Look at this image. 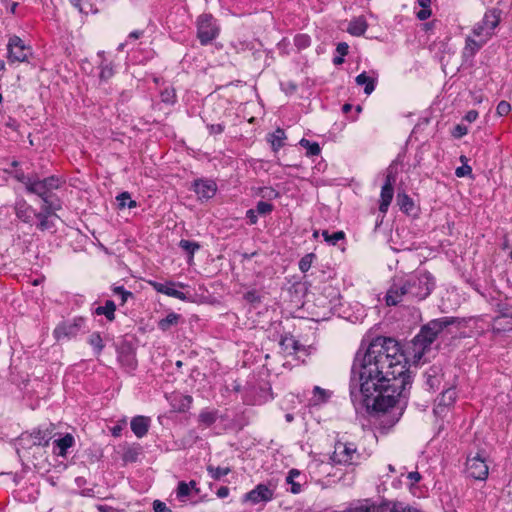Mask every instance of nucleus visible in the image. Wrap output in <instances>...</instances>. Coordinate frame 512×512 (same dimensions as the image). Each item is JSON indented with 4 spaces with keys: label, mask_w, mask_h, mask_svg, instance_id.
<instances>
[{
    "label": "nucleus",
    "mask_w": 512,
    "mask_h": 512,
    "mask_svg": "<svg viewBox=\"0 0 512 512\" xmlns=\"http://www.w3.org/2000/svg\"><path fill=\"white\" fill-rule=\"evenodd\" d=\"M411 383L408 361L399 343L379 336L363 354H356L350 396L355 405H363L369 413H384L407 398Z\"/></svg>",
    "instance_id": "nucleus-1"
},
{
    "label": "nucleus",
    "mask_w": 512,
    "mask_h": 512,
    "mask_svg": "<svg viewBox=\"0 0 512 512\" xmlns=\"http://www.w3.org/2000/svg\"><path fill=\"white\" fill-rule=\"evenodd\" d=\"M460 323L458 318L455 317H442L429 321L424 325L420 332L413 339V346L415 356L419 358L430 347L437 336L446 330L448 331L451 325Z\"/></svg>",
    "instance_id": "nucleus-2"
},
{
    "label": "nucleus",
    "mask_w": 512,
    "mask_h": 512,
    "mask_svg": "<svg viewBox=\"0 0 512 512\" xmlns=\"http://www.w3.org/2000/svg\"><path fill=\"white\" fill-rule=\"evenodd\" d=\"M63 181L57 176H50L45 179H39L36 175L27 188V192L39 196L43 200V206L46 210H59L61 208L58 202L51 200L53 190L61 187Z\"/></svg>",
    "instance_id": "nucleus-3"
},
{
    "label": "nucleus",
    "mask_w": 512,
    "mask_h": 512,
    "mask_svg": "<svg viewBox=\"0 0 512 512\" xmlns=\"http://www.w3.org/2000/svg\"><path fill=\"white\" fill-rule=\"evenodd\" d=\"M343 512H421L419 509L401 501L383 500L376 504L371 499L358 500Z\"/></svg>",
    "instance_id": "nucleus-4"
},
{
    "label": "nucleus",
    "mask_w": 512,
    "mask_h": 512,
    "mask_svg": "<svg viewBox=\"0 0 512 512\" xmlns=\"http://www.w3.org/2000/svg\"><path fill=\"white\" fill-rule=\"evenodd\" d=\"M408 295L418 300L427 298L434 289L435 282L429 272H419L405 282Z\"/></svg>",
    "instance_id": "nucleus-5"
},
{
    "label": "nucleus",
    "mask_w": 512,
    "mask_h": 512,
    "mask_svg": "<svg viewBox=\"0 0 512 512\" xmlns=\"http://www.w3.org/2000/svg\"><path fill=\"white\" fill-rule=\"evenodd\" d=\"M218 34L219 28L211 14H202L198 17L197 37L202 45L211 43Z\"/></svg>",
    "instance_id": "nucleus-6"
},
{
    "label": "nucleus",
    "mask_w": 512,
    "mask_h": 512,
    "mask_svg": "<svg viewBox=\"0 0 512 512\" xmlns=\"http://www.w3.org/2000/svg\"><path fill=\"white\" fill-rule=\"evenodd\" d=\"M360 454L353 443H343L338 441L335 444L334 452L331 459L336 464L353 465L356 463Z\"/></svg>",
    "instance_id": "nucleus-7"
},
{
    "label": "nucleus",
    "mask_w": 512,
    "mask_h": 512,
    "mask_svg": "<svg viewBox=\"0 0 512 512\" xmlns=\"http://www.w3.org/2000/svg\"><path fill=\"white\" fill-rule=\"evenodd\" d=\"M498 315L493 318L492 331L495 334L512 331V306L506 303L497 305Z\"/></svg>",
    "instance_id": "nucleus-8"
},
{
    "label": "nucleus",
    "mask_w": 512,
    "mask_h": 512,
    "mask_svg": "<svg viewBox=\"0 0 512 512\" xmlns=\"http://www.w3.org/2000/svg\"><path fill=\"white\" fill-rule=\"evenodd\" d=\"M499 13L497 10H490L485 13L482 21L473 28V35L476 38L485 39L487 41L492 35V31L499 24Z\"/></svg>",
    "instance_id": "nucleus-9"
},
{
    "label": "nucleus",
    "mask_w": 512,
    "mask_h": 512,
    "mask_svg": "<svg viewBox=\"0 0 512 512\" xmlns=\"http://www.w3.org/2000/svg\"><path fill=\"white\" fill-rule=\"evenodd\" d=\"M8 60L10 62H24L31 56L32 51L29 46H26L23 40L14 35L10 37L8 45Z\"/></svg>",
    "instance_id": "nucleus-10"
},
{
    "label": "nucleus",
    "mask_w": 512,
    "mask_h": 512,
    "mask_svg": "<svg viewBox=\"0 0 512 512\" xmlns=\"http://www.w3.org/2000/svg\"><path fill=\"white\" fill-rule=\"evenodd\" d=\"M396 170L393 168V166H389L387 169V174L385 178V183L382 186L381 193H380V205H379V211L382 213H386L394 195V189L393 184L396 181Z\"/></svg>",
    "instance_id": "nucleus-11"
},
{
    "label": "nucleus",
    "mask_w": 512,
    "mask_h": 512,
    "mask_svg": "<svg viewBox=\"0 0 512 512\" xmlns=\"http://www.w3.org/2000/svg\"><path fill=\"white\" fill-rule=\"evenodd\" d=\"M466 473L475 480H484L488 476V466L484 458L477 453L466 460Z\"/></svg>",
    "instance_id": "nucleus-12"
},
{
    "label": "nucleus",
    "mask_w": 512,
    "mask_h": 512,
    "mask_svg": "<svg viewBox=\"0 0 512 512\" xmlns=\"http://www.w3.org/2000/svg\"><path fill=\"white\" fill-rule=\"evenodd\" d=\"M83 324V318H76L73 320V322L60 323L54 329V337L58 341L64 338L70 339L72 337H75L83 327Z\"/></svg>",
    "instance_id": "nucleus-13"
},
{
    "label": "nucleus",
    "mask_w": 512,
    "mask_h": 512,
    "mask_svg": "<svg viewBox=\"0 0 512 512\" xmlns=\"http://www.w3.org/2000/svg\"><path fill=\"white\" fill-rule=\"evenodd\" d=\"M405 295H408L405 283H394L386 292L385 303L387 306H396L402 302Z\"/></svg>",
    "instance_id": "nucleus-14"
},
{
    "label": "nucleus",
    "mask_w": 512,
    "mask_h": 512,
    "mask_svg": "<svg viewBox=\"0 0 512 512\" xmlns=\"http://www.w3.org/2000/svg\"><path fill=\"white\" fill-rule=\"evenodd\" d=\"M273 498V491L266 485L259 484L253 490L246 493L244 496L245 501H250L254 504L261 501L267 502Z\"/></svg>",
    "instance_id": "nucleus-15"
},
{
    "label": "nucleus",
    "mask_w": 512,
    "mask_h": 512,
    "mask_svg": "<svg viewBox=\"0 0 512 512\" xmlns=\"http://www.w3.org/2000/svg\"><path fill=\"white\" fill-rule=\"evenodd\" d=\"M217 190L216 183L211 180H196L194 182V191L200 199L212 198Z\"/></svg>",
    "instance_id": "nucleus-16"
},
{
    "label": "nucleus",
    "mask_w": 512,
    "mask_h": 512,
    "mask_svg": "<svg viewBox=\"0 0 512 512\" xmlns=\"http://www.w3.org/2000/svg\"><path fill=\"white\" fill-rule=\"evenodd\" d=\"M56 210L47 211L45 206H42L41 212L35 214L39 220L37 228L41 231H51L54 228L53 218H56Z\"/></svg>",
    "instance_id": "nucleus-17"
},
{
    "label": "nucleus",
    "mask_w": 512,
    "mask_h": 512,
    "mask_svg": "<svg viewBox=\"0 0 512 512\" xmlns=\"http://www.w3.org/2000/svg\"><path fill=\"white\" fill-rule=\"evenodd\" d=\"M131 430L136 437H144L150 427V418L146 416H136L131 420Z\"/></svg>",
    "instance_id": "nucleus-18"
},
{
    "label": "nucleus",
    "mask_w": 512,
    "mask_h": 512,
    "mask_svg": "<svg viewBox=\"0 0 512 512\" xmlns=\"http://www.w3.org/2000/svg\"><path fill=\"white\" fill-rule=\"evenodd\" d=\"M268 142L271 144L273 151H278L285 144L286 134L281 128H277L273 133L268 135Z\"/></svg>",
    "instance_id": "nucleus-19"
},
{
    "label": "nucleus",
    "mask_w": 512,
    "mask_h": 512,
    "mask_svg": "<svg viewBox=\"0 0 512 512\" xmlns=\"http://www.w3.org/2000/svg\"><path fill=\"white\" fill-rule=\"evenodd\" d=\"M426 383L431 389L438 388L441 383V369L438 366H432L425 372Z\"/></svg>",
    "instance_id": "nucleus-20"
},
{
    "label": "nucleus",
    "mask_w": 512,
    "mask_h": 512,
    "mask_svg": "<svg viewBox=\"0 0 512 512\" xmlns=\"http://www.w3.org/2000/svg\"><path fill=\"white\" fill-rule=\"evenodd\" d=\"M368 24L364 17H358L350 21L347 31L353 36H361L367 30Z\"/></svg>",
    "instance_id": "nucleus-21"
},
{
    "label": "nucleus",
    "mask_w": 512,
    "mask_h": 512,
    "mask_svg": "<svg viewBox=\"0 0 512 512\" xmlns=\"http://www.w3.org/2000/svg\"><path fill=\"white\" fill-rule=\"evenodd\" d=\"M485 42H486L485 39L479 38L478 40H476L475 38L467 37L466 45L463 50L464 57H466V58L473 57L476 54V52L483 46V44Z\"/></svg>",
    "instance_id": "nucleus-22"
},
{
    "label": "nucleus",
    "mask_w": 512,
    "mask_h": 512,
    "mask_svg": "<svg viewBox=\"0 0 512 512\" xmlns=\"http://www.w3.org/2000/svg\"><path fill=\"white\" fill-rule=\"evenodd\" d=\"M397 204L400 210L407 215H410L415 210V204L413 199L406 193H398Z\"/></svg>",
    "instance_id": "nucleus-23"
},
{
    "label": "nucleus",
    "mask_w": 512,
    "mask_h": 512,
    "mask_svg": "<svg viewBox=\"0 0 512 512\" xmlns=\"http://www.w3.org/2000/svg\"><path fill=\"white\" fill-rule=\"evenodd\" d=\"M279 344L281 349L288 354H293L299 350V342L292 335L281 337Z\"/></svg>",
    "instance_id": "nucleus-24"
},
{
    "label": "nucleus",
    "mask_w": 512,
    "mask_h": 512,
    "mask_svg": "<svg viewBox=\"0 0 512 512\" xmlns=\"http://www.w3.org/2000/svg\"><path fill=\"white\" fill-rule=\"evenodd\" d=\"M355 81L357 85L364 86V92L370 95L375 89V79L369 77L365 72L359 74Z\"/></svg>",
    "instance_id": "nucleus-25"
},
{
    "label": "nucleus",
    "mask_w": 512,
    "mask_h": 512,
    "mask_svg": "<svg viewBox=\"0 0 512 512\" xmlns=\"http://www.w3.org/2000/svg\"><path fill=\"white\" fill-rule=\"evenodd\" d=\"M116 305L112 300H107L104 306H98L95 309V314L104 315L109 321L115 319Z\"/></svg>",
    "instance_id": "nucleus-26"
},
{
    "label": "nucleus",
    "mask_w": 512,
    "mask_h": 512,
    "mask_svg": "<svg viewBox=\"0 0 512 512\" xmlns=\"http://www.w3.org/2000/svg\"><path fill=\"white\" fill-rule=\"evenodd\" d=\"M54 444L59 448L58 455L64 457L67 449L73 446L74 437L71 434H66L64 437L56 439Z\"/></svg>",
    "instance_id": "nucleus-27"
},
{
    "label": "nucleus",
    "mask_w": 512,
    "mask_h": 512,
    "mask_svg": "<svg viewBox=\"0 0 512 512\" xmlns=\"http://www.w3.org/2000/svg\"><path fill=\"white\" fill-rule=\"evenodd\" d=\"M50 432L48 430H35L30 434L33 439L34 445L47 446L51 439Z\"/></svg>",
    "instance_id": "nucleus-28"
},
{
    "label": "nucleus",
    "mask_w": 512,
    "mask_h": 512,
    "mask_svg": "<svg viewBox=\"0 0 512 512\" xmlns=\"http://www.w3.org/2000/svg\"><path fill=\"white\" fill-rule=\"evenodd\" d=\"M180 315L176 313H169L165 318L158 322V328L162 331H168L172 326H176L179 322Z\"/></svg>",
    "instance_id": "nucleus-29"
},
{
    "label": "nucleus",
    "mask_w": 512,
    "mask_h": 512,
    "mask_svg": "<svg viewBox=\"0 0 512 512\" xmlns=\"http://www.w3.org/2000/svg\"><path fill=\"white\" fill-rule=\"evenodd\" d=\"M456 399V391L453 388L446 389L443 391L438 398V406L448 407L450 406Z\"/></svg>",
    "instance_id": "nucleus-30"
},
{
    "label": "nucleus",
    "mask_w": 512,
    "mask_h": 512,
    "mask_svg": "<svg viewBox=\"0 0 512 512\" xmlns=\"http://www.w3.org/2000/svg\"><path fill=\"white\" fill-rule=\"evenodd\" d=\"M116 200L119 209H124L126 207L135 208L137 206L136 201L132 200L131 195L128 192H122L116 197Z\"/></svg>",
    "instance_id": "nucleus-31"
},
{
    "label": "nucleus",
    "mask_w": 512,
    "mask_h": 512,
    "mask_svg": "<svg viewBox=\"0 0 512 512\" xmlns=\"http://www.w3.org/2000/svg\"><path fill=\"white\" fill-rule=\"evenodd\" d=\"M207 471L212 479L220 480L223 476L228 475L231 469L229 467H214L213 465H208Z\"/></svg>",
    "instance_id": "nucleus-32"
},
{
    "label": "nucleus",
    "mask_w": 512,
    "mask_h": 512,
    "mask_svg": "<svg viewBox=\"0 0 512 512\" xmlns=\"http://www.w3.org/2000/svg\"><path fill=\"white\" fill-rule=\"evenodd\" d=\"M299 144L307 149V156H316L320 153V146L317 142H310L309 140L302 138Z\"/></svg>",
    "instance_id": "nucleus-33"
},
{
    "label": "nucleus",
    "mask_w": 512,
    "mask_h": 512,
    "mask_svg": "<svg viewBox=\"0 0 512 512\" xmlns=\"http://www.w3.org/2000/svg\"><path fill=\"white\" fill-rule=\"evenodd\" d=\"M174 286H175L174 283L166 282V286H165L163 294L180 299V300H186L187 299L186 295L183 292L176 290L174 288Z\"/></svg>",
    "instance_id": "nucleus-34"
},
{
    "label": "nucleus",
    "mask_w": 512,
    "mask_h": 512,
    "mask_svg": "<svg viewBox=\"0 0 512 512\" xmlns=\"http://www.w3.org/2000/svg\"><path fill=\"white\" fill-rule=\"evenodd\" d=\"M114 75L113 67L110 63H105L104 61H101L100 63V73L99 77L103 81H107Z\"/></svg>",
    "instance_id": "nucleus-35"
},
{
    "label": "nucleus",
    "mask_w": 512,
    "mask_h": 512,
    "mask_svg": "<svg viewBox=\"0 0 512 512\" xmlns=\"http://www.w3.org/2000/svg\"><path fill=\"white\" fill-rule=\"evenodd\" d=\"M179 246L189 255H194V253L199 249V244L189 240H181L179 242Z\"/></svg>",
    "instance_id": "nucleus-36"
},
{
    "label": "nucleus",
    "mask_w": 512,
    "mask_h": 512,
    "mask_svg": "<svg viewBox=\"0 0 512 512\" xmlns=\"http://www.w3.org/2000/svg\"><path fill=\"white\" fill-rule=\"evenodd\" d=\"M70 2L81 13L88 14L92 11V5L88 0H70Z\"/></svg>",
    "instance_id": "nucleus-37"
},
{
    "label": "nucleus",
    "mask_w": 512,
    "mask_h": 512,
    "mask_svg": "<svg viewBox=\"0 0 512 512\" xmlns=\"http://www.w3.org/2000/svg\"><path fill=\"white\" fill-rule=\"evenodd\" d=\"M216 413L212 411H202L199 415V421L206 426H211L216 421Z\"/></svg>",
    "instance_id": "nucleus-38"
},
{
    "label": "nucleus",
    "mask_w": 512,
    "mask_h": 512,
    "mask_svg": "<svg viewBox=\"0 0 512 512\" xmlns=\"http://www.w3.org/2000/svg\"><path fill=\"white\" fill-rule=\"evenodd\" d=\"M13 176L17 181L24 184L25 188L27 189L29 186V183H31V181L35 175H25V173L19 169L14 172Z\"/></svg>",
    "instance_id": "nucleus-39"
},
{
    "label": "nucleus",
    "mask_w": 512,
    "mask_h": 512,
    "mask_svg": "<svg viewBox=\"0 0 512 512\" xmlns=\"http://www.w3.org/2000/svg\"><path fill=\"white\" fill-rule=\"evenodd\" d=\"M89 343L96 349L97 354H99L104 348L103 341L99 333H93L89 338Z\"/></svg>",
    "instance_id": "nucleus-40"
},
{
    "label": "nucleus",
    "mask_w": 512,
    "mask_h": 512,
    "mask_svg": "<svg viewBox=\"0 0 512 512\" xmlns=\"http://www.w3.org/2000/svg\"><path fill=\"white\" fill-rule=\"evenodd\" d=\"M190 492L191 491H190L189 484H187L184 481H180L178 483L176 494L180 500H183L184 498L188 497L190 495Z\"/></svg>",
    "instance_id": "nucleus-41"
},
{
    "label": "nucleus",
    "mask_w": 512,
    "mask_h": 512,
    "mask_svg": "<svg viewBox=\"0 0 512 512\" xmlns=\"http://www.w3.org/2000/svg\"><path fill=\"white\" fill-rule=\"evenodd\" d=\"M176 94L173 88H167L161 92V100L164 103L173 104L175 102Z\"/></svg>",
    "instance_id": "nucleus-42"
},
{
    "label": "nucleus",
    "mask_w": 512,
    "mask_h": 512,
    "mask_svg": "<svg viewBox=\"0 0 512 512\" xmlns=\"http://www.w3.org/2000/svg\"><path fill=\"white\" fill-rule=\"evenodd\" d=\"M273 209V205L269 202L259 201L256 205V212L261 215L270 213Z\"/></svg>",
    "instance_id": "nucleus-43"
},
{
    "label": "nucleus",
    "mask_w": 512,
    "mask_h": 512,
    "mask_svg": "<svg viewBox=\"0 0 512 512\" xmlns=\"http://www.w3.org/2000/svg\"><path fill=\"white\" fill-rule=\"evenodd\" d=\"M511 111V105L507 101H500L497 105L496 112L499 116H506Z\"/></svg>",
    "instance_id": "nucleus-44"
},
{
    "label": "nucleus",
    "mask_w": 512,
    "mask_h": 512,
    "mask_svg": "<svg viewBox=\"0 0 512 512\" xmlns=\"http://www.w3.org/2000/svg\"><path fill=\"white\" fill-rule=\"evenodd\" d=\"M345 233L343 231H337L331 234L329 239L327 240L328 244L336 245L340 240H344Z\"/></svg>",
    "instance_id": "nucleus-45"
},
{
    "label": "nucleus",
    "mask_w": 512,
    "mask_h": 512,
    "mask_svg": "<svg viewBox=\"0 0 512 512\" xmlns=\"http://www.w3.org/2000/svg\"><path fill=\"white\" fill-rule=\"evenodd\" d=\"M472 173V168L469 165H462L455 170L457 177H465Z\"/></svg>",
    "instance_id": "nucleus-46"
},
{
    "label": "nucleus",
    "mask_w": 512,
    "mask_h": 512,
    "mask_svg": "<svg viewBox=\"0 0 512 512\" xmlns=\"http://www.w3.org/2000/svg\"><path fill=\"white\" fill-rule=\"evenodd\" d=\"M153 509L155 512H172L167 508L166 504L160 500H155L153 502Z\"/></svg>",
    "instance_id": "nucleus-47"
},
{
    "label": "nucleus",
    "mask_w": 512,
    "mask_h": 512,
    "mask_svg": "<svg viewBox=\"0 0 512 512\" xmlns=\"http://www.w3.org/2000/svg\"><path fill=\"white\" fill-rule=\"evenodd\" d=\"M126 426V420L123 419L120 421L117 425L111 428V433L114 437H119L121 435V432L123 428Z\"/></svg>",
    "instance_id": "nucleus-48"
},
{
    "label": "nucleus",
    "mask_w": 512,
    "mask_h": 512,
    "mask_svg": "<svg viewBox=\"0 0 512 512\" xmlns=\"http://www.w3.org/2000/svg\"><path fill=\"white\" fill-rule=\"evenodd\" d=\"M311 260L312 258H301L299 262V268L302 272H306L310 269L312 263Z\"/></svg>",
    "instance_id": "nucleus-49"
},
{
    "label": "nucleus",
    "mask_w": 512,
    "mask_h": 512,
    "mask_svg": "<svg viewBox=\"0 0 512 512\" xmlns=\"http://www.w3.org/2000/svg\"><path fill=\"white\" fill-rule=\"evenodd\" d=\"M467 133H468L467 127H465L463 125H457L455 127L453 135L457 138H460V137H463L464 135H466Z\"/></svg>",
    "instance_id": "nucleus-50"
},
{
    "label": "nucleus",
    "mask_w": 512,
    "mask_h": 512,
    "mask_svg": "<svg viewBox=\"0 0 512 512\" xmlns=\"http://www.w3.org/2000/svg\"><path fill=\"white\" fill-rule=\"evenodd\" d=\"M244 298L249 303L259 302V296L257 295V293L255 291H249V292L245 293Z\"/></svg>",
    "instance_id": "nucleus-51"
},
{
    "label": "nucleus",
    "mask_w": 512,
    "mask_h": 512,
    "mask_svg": "<svg viewBox=\"0 0 512 512\" xmlns=\"http://www.w3.org/2000/svg\"><path fill=\"white\" fill-rule=\"evenodd\" d=\"M208 129L210 134H220L224 131V126L222 124H211L208 125Z\"/></svg>",
    "instance_id": "nucleus-52"
},
{
    "label": "nucleus",
    "mask_w": 512,
    "mask_h": 512,
    "mask_svg": "<svg viewBox=\"0 0 512 512\" xmlns=\"http://www.w3.org/2000/svg\"><path fill=\"white\" fill-rule=\"evenodd\" d=\"M348 49H349V46H348V44H347V43H345V42H340V43H338L337 48H336L337 52H338L341 56H345V55H347V53H348Z\"/></svg>",
    "instance_id": "nucleus-53"
},
{
    "label": "nucleus",
    "mask_w": 512,
    "mask_h": 512,
    "mask_svg": "<svg viewBox=\"0 0 512 512\" xmlns=\"http://www.w3.org/2000/svg\"><path fill=\"white\" fill-rule=\"evenodd\" d=\"M407 478L412 481V484H415L422 479V476L419 472L413 471L408 473Z\"/></svg>",
    "instance_id": "nucleus-54"
},
{
    "label": "nucleus",
    "mask_w": 512,
    "mask_h": 512,
    "mask_svg": "<svg viewBox=\"0 0 512 512\" xmlns=\"http://www.w3.org/2000/svg\"><path fill=\"white\" fill-rule=\"evenodd\" d=\"M478 118V112L476 110H470L466 113L464 119L469 122V123H472L474 122L476 119Z\"/></svg>",
    "instance_id": "nucleus-55"
},
{
    "label": "nucleus",
    "mask_w": 512,
    "mask_h": 512,
    "mask_svg": "<svg viewBox=\"0 0 512 512\" xmlns=\"http://www.w3.org/2000/svg\"><path fill=\"white\" fill-rule=\"evenodd\" d=\"M431 16V10L430 9H421L419 12H417V18L419 20H426Z\"/></svg>",
    "instance_id": "nucleus-56"
},
{
    "label": "nucleus",
    "mask_w": 512,
    "mask_h": 512,
    "mask_svg": "<svg viewBox=\"0 0 512 512\" xmlns=\"http://www.w3.org/2000/svg\"><path fill=\"white\" fill-rule=\"evenodd\" d=\"M113 292L118 295L133 296V294L129 291H126L123 286H114Z\"/></svg>",
    "instance_id": "nucleus-57"
},
{
    "label": "nucleus",
    "mask_w": 512,
    "mask_h": 512,
    "mask_svg": "<svg viewBox=\"0 0 512 512\" xmlns=\"http://www.w3.org/2000/svg\"><path fill=\"white\" fill-rule=\"evenodd\" d=\"M28 211H29L28 208H26V209L18 208L16 214H17L18 218H20L23 221L27 222L29 220V216L26 215Z\"/></svg>",
    "instance_id": "nucleus-58"
},
{
    "label": "nucleus",
    "mask_w": 512,
    "mask_h": 512,
    "mask_svg": "<svg viewBox=\"0 0 512 512\" xmlns=\"http://www.w3.org/2000/svg\"><path fill=\"white\" fill-rule=\"evenodd\" d=\"M287 483L291 484V492L293 494H298L301 491V485L294 481V479L287 481Z\"/></svg>",
    "instance_id": "nucleus-59"
},
{
    "label": "nucleus",
    "mask_w": 512,
    "mask_h": 512,
    "mask_svg": "<svg viewBox=\"0 0 512 512\" xmlns=\"http://www.w3.org/2000/svg\"><path fill=\"white\" fill-rule=\"evenodd\" d=\"M216 495L219 497V498H225L229 495V488L226 487V486H222L220 487L217 492H216Z\"/></svg>",
    "instance_id": "nucleus-60"
},
{
    "label": "nucleus",
    "mask_w": 512,
    "mask_h": 512,
    "mask_svg": "<svg viewBox=\"0 0 512 512\" xmlns=\"http://www.w3.org/2000/svg\"><path fill=\"white\" fill-rule=\"evenodd\" d=\"M150 284L153 286V288L159 292V293H164V289H165V286H166V283H161V282H150Z\"/></svg>",
    "instance_id": "nucleus-61"
},
{
    "label": "nucleus",
    "mask_w": 512,
    "mask_h": 512,
    "mask_svg": "<svg viewBox=\"0 0 512 512\" xmlns=\"http://www.w3.org/2000/svg\"><path fill=\"white\" fill-rule=\"evenodd\" d=\"M299 475H300V472L297 469H291L288 473L286 481H290Z\"/></svg>",
    "instance_id": "nucleus-62"
},
{
    "label": "nucleus",
    "mask_w": 512,
    "mask_h": 512,
    "mask_svg": "<svg viewBox=\"0 0 512 512\" xmlns=\"http://www.w3.org/2000/svg\"><path fill=\"white\" fill-rule=\"evenodd\" d=\"M247 217L250 219V222H251L252 224H255V223H256V221H257V216L255 215V210H252V209L248 210V211H247Z\"/></svg>",
    "instance_id": "nucleus-63"
},
{
    "label": "nucleus",
    "mask_w": 512,
    "mask_h": 512,
    "mask_svg": "<svg viewBox=\"0 0 512 512\" xmlns=\"http://www.w3.org/2000/svg\"><path fill=\"white\" fill-rule=\"evenodd\" d=\"M417 3L423 9H430L431 0H417Z\"/></svg>",
    "instance_id": "nucleus-64"
}]
</instances>
